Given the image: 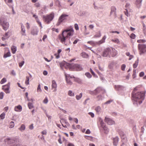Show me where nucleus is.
<instances>
[{
	"label": "nucleus",
	"instance_id": "nucleus-1",
	"mask_svg": "<svg viewBox=\"0 0 146 146\" xmlns=\"http://www.w3.org/2000/svg\"><path fill=\"white\" fill-rule=\"evenodd\" d=\"M74 34V31L73 28L70 27L63 31L62 35H59V38L62 43L67 45L70 43L69 39L68 42V38L72 36Z\"/></svg>",
	"mask_w": 146,
	"mask_h": 146
},
{
	"label": "nucleus",
	"instance_id": "nucleus-2",
	"mask_svg": "<svg viewBox=\"0 0 146 146\" xmlns=\"http://www.w3.org/2000/svg\"><path fill=\"white\" fill-rule=\"evenodd\" d=\"M136 90V88L134 89L133 92L132 93V95L137 104H140L142 103L144 99L145 93L144 92H138L135 93Z\"/></svg>",
	"mask_w": 146,
	"mask_h": 146
},
{
	"label": "nucleus",
	"instance_id": "nucleus-3",
	"mask_svg": "<svg viewBox=\"0 0 146 146\" xmlns=\"http://www.w3.org/2000/svg\"><path fill=\"white\" fill-rule=\"evenodd\" d=\"M0 24L2 26L3 29L5 31L7 30L9 27L8 23L3 17H1L0 19Z\"/></svg>",
	"mask_w": 146,
	"mask_h": 146
},
{
	"label": "nucleus",
	"instance_id": "nucleus-4",
	"mask_svg": "<svg viewBox=\"0 0 146 146\" xmlns=\"http://www.w3.org/2000/svg\"><path fill=\"white\" fill-rule=\"evenodd\" d=\"M54 17V14L51 13L50 14L43 16V20L47 24H49L53 19Z\"/></svg>",
	"mask_w": 146,
	"mask_h": 146
},
{
	"label": "nucleus",
	"instance_id": "nucleus-5",
	"mask_svg": "<svg viewBox=\"0 0 146 146\" xmlns=\"http://www.w3.org/2000/svg\"><path fill=\"white\" fill-rule=\"evenodd\" d=\"M106 38V36L105 35L103 37L101 40H100L98 42L91 41L88 42L87 43H88L92 45L93 46H95L96 45H100L103 43L104 42H105V40Z\"/></svg>",
	"mask_w": 146,
	"mask_h": 146
},
{
	"label": "nucleus",
	"instance_id": "nucleus-6",
	"mask_svg": "<svg viewBox=\"0 0 146 146\" xmlns=\"http://www.w3.org/2000/svg\"><path fill=\"white\" fill-rule=\"evenodd\" d=\"M4 141L5 143L9 145L14 143H17L19 141V138L17 137H15L13 139L7 138L4 140Z\"/></svg>",
	"mask_w": 146,
	"mask_h": 146
},
{
	"label": "nucleus",
	"instance_id": "nucleus-7",
	"mask_svg": "<svg viewBox=\"0 0 146 146\" xmlns=\"http://www.w3.org/2000/svg\"><path fill=\"white\" fill-rule=\"evenodd\" d=\"M138 48L139 50L140 54L146 52V44H139L138 45Z\"/></svg>",
	"mask_w": 146,
	"mask_h": 146
},
{
	"label": "nucleus",
	"instance_id": "nucleus-8",
	"mask_svg": "<svg viewBox=\"0 0 146 146\" xmlns=\"http://www.w3.org/2000/svg\"><path fill=\"white\" fill-rule=\"evenodd\" d=\"M98 123L101 125V127L103 129V130H104L105 133L106 134L108 133L109 129L105 125L104 123L103 122V120L100 118L99 119Z\"/></svg>",
	"mask_w": 146,
	"mask_h": 146
},
{
	"label": "nucleus",
	"instance_id": "nucleus-9",
	"mask_svg": "<svg viewBox=\"0 0 146 146\" xmlns=\"http://www.w3.org/2000/svg\"><path fill=\"white\" fill-rule=\"evenodd\" d=\"M68 15L65 14H62L59 17L58 21L56 23L57 26H59L64 20H66V17H68Z\"/></svg>",
	"mask_w": 146,
	"mask_h": 146
},
{
	"label": "nucleus",
	"instance_id": "nucleus-10",
	"mask_svg": "<svg viewBox=\"0 0 146 146\" xmlns=\"http://www.w3.org/2000/svg\"><path fill=\"white\" fill-rule=\"evenodd\" d=\"M112 50H110V48H108L105 49L103 52L102 56L104 57L111 56V52Z\"/></svg>",
	"mask_w": 146,
	"mask_h": 146
},
{
	"label": "nucleus",
	"instance_id": "nucleus-11",
	"mask_svg": "<svg viewBox=\"0 0 146 146\" xmlns=\"http://www.w3.org/2000/svg\"><path fill=\"white\" fill-rule=\"evenodd\" d=\"M65 75L67 83L68 85H71L72 83L70 80V78H74V77L73 76H70L69 74L66 73H65Z\"/></svg>",
	"mask_w": 146,
	"mask_h": 146
},
{
	"label": "nucleus",
	"instance_id": "nucleus-12",
	"mask_svg": "<svg viewBox=\"0 0 146 146\" xmlns=\"http://www.w3.org/2000/svg\"><path fill=\"white\" fill-rule=\"evenodd\" d=\"M10 86V83H9L7 84L2 86V89L4 90L6 94L9 93L10 92L9 91Z\"/></svg>",
	"mask_w": 146,
	"mask_h": 146
},
{
	"label": "nucleus",
	"instance_id": "nucleus-13",
	"mask_svg": "<svg viewBox=\"0 0 146 146\" xmlns=\"http://www.w3.org/2000/svg\"><path fill=\"white\" fill-rule=\"evenodd\" d=\"M72 68L74 70L80 71L82 70V68L80 65L78 64H75L71 66Z\"/></svg>",
	"mask_w": 146,
	"mask_h": 146
},
{
	"label": "nucleus",
	"instance_id": "nucleus-14",
	"mask_svg": "<svg viewBox=\"0 0 146 146\" xmlns=\"http://www.w3.org/2000/svg\"><path fill=\"white\" fill-rule=\"evenodd\" d=\"M105 93V90L102 89L100 87H98L94 91V93L96 94L99 93H102V94H104Z\"/></svg>",
	"mask_w": 146,
	"mask_h": 146
},
{
	"label": "nucleus",
	"instance_id": "nucleus-15",
	"mask_svg": "<svg viewBox=\"0 0 146 146\" xmlns=\"http://www.w3.org/2000/svg\"><path fill=\"white\" fill-rule=\"evenodd\" d=\"M105 121L109 125H112L114 123V122L111 119L108 117H105Z\"/></svg>",
	"mask_w": 146,
	"mask_h": 146
},
{
	"label": "nucleus",
	"instance_id": "nucleus-16",
	"mask_svg": "<svg viewBox=\"0 0 146 146\" xmlns=\"http://www.w3.org/2000/svg\"><path fill=\"white\" fill-rule=\"evenodd\" d=\"M57 87V84L54 80H52V89H54L53 91L54 92L56 91V88Z\"/></svg>",
	"mask_w": 146,
	"mask_h": 146
},
{
	"label": "nucleus",
	"instance_id": "nucleus-17",
	"mask_svg": "<svg viewBox=\"0 0 146 146\" xmlns=\"http://www.w3.org/2000/svg\"><path fill=\"white\" fill-rule=\"evenodd\" d=\"M38 32V29L36 28L33 29L31 31V33L33 35H37Z\"/></svg>",
	"mask_w": 146,
	"mask_h": 146
},
{
	"label": "nucleus",
	"instance_id": "nucleus-18",
	"mask_svg": "<svg viewBox=\"0 0 146 146\" xmlns=\"http://www.w3.org/2000/svg\"><path fill=\"white\" fill-rule=\"evenodd\" d=\"M113 145L115 146H117L119 141V138L118 137H116L115 138H113Z\"/></svg>",
	"mask_w": 146,
	"mask_h": 146
},
{
	"label": "nucleus",
	"instance_id": "nucleus-19",
	"mask_svg": "<svg viewBox=\"0 0 146 146\" xmlns=\"http://www.w3.org/2000/svg\"><path fill=\"white\" fill-rule=\"evenodd\" d=\"M22 107L20 105L16 106L14 108L15 111L17 112L21 111H22Z\"/></svg>",
	"mask_w": 146,
	"mask_h": 146
},
{
	"label": "nucleus",
	"instance_id": "nucleus-20",
	"mask_svg": "<svg viewBox=\"0 0 146 146\" xmlns=\"http://www.w3.org/2000/svg\"><path fill=\"white\" fill-rule=\"evenodd\" d=\"M21 34L23 35H26L25 34V26L23 25V24H21Z\"/></svg>",
	"mask_w": 146,
	"mask_h": 146
},
{
	"label": "nucleus",
	"instance_id": "nucleus-21",
	"mask_svg": "<svg viewBox=\"0 0 146 146\" xmlns=\"http://www.w3.org/2000/svg\"><path fill=\"white\" fill-rule=\"evenodd\" d=\"M110 50H112L111 52V56L113 57L117 55L116 51L114 49L112 48H110Z\"/></svg>",
	"mask_w": 146,
	"mask_h": 146
},
{
	"label": "nucleus",
	"instance_id": "nucleus-22",
	"mask_svg": "<svg viewBox=\"0 0 146 146\" xmlns=\"http://www.w3.org/2000/svg\"><path fill=\"white\" fill-rule=\"evenodd\" d=\"M116 9L114 6H112L111 8V11L110 12V15L114 14L115 15L116 13Z\"/></svg>",
	"mask_w": 146,
	"mask_h": 146
},
{
	"label": "nucleus",
	"instance_id": "nucleus-23",
	"mask_svg": "<svg viewBox=\"0 0 146 146\" xmlns=\"http://www.w3.org/2000/svg\"><path fill=\"white\" fill-rule=\"evenodd\" d=\"M119 134L121 139H125V138H126L125 135L123 131H119Z\"/></svg>",
	"mask_w": 146,
	"mask_h": 146
},
{
	"label": "nucleus",
	"instance_id": "nucleus-24",
	"mask_svg": "<svg viewBox=\"0 0 146 146\" xmlns=\"http://www.w3.org/2000/svg\"><path fill=\"white\" fill-rule=\"evenodd\" d=\"M80 55L84 58H87L88 57V55L85 52H82Z\"/></svg>",
	"mask_w": 146,
	"mask_h": 146
},
{
	"label": "nucleus",
	"instance_id": "nucleus-25",
	"mask_svg": "<svg viewBox=\"0 0 146 146\" xmlns=\"http://www.w3.org/2000/svg\"><path fill=\"white\" fill-rule=\"evenodd\" d=\"M95 110L96 111L97 113H99L101 112V108L99 106H97L95 108Z\"/></svg>",
	"mask_w": 146,
	"mask_h": 146
},
{
	"label": "nucleus",
	"instance_id": "nucleus-26",
	"mask_svg": "<svg viewBox=\"0 0 146 146\" xmlns=\"http://www.w3.org/2000/svg\"><path fill=\"white\" fill-rule=\"evenodd\" d=\"M11 56V53L9 49H8V52L6 54H5L3 56V57L4 58H6L7 57H9Z\"/></svg>",
	"mask_w": 146,
	"mask_h": 146
},
{
	"label": "nucleus",
	"instance_id": "nucleus-27",
	"mask_svg": "<svg viewBox=\"0 0 146 146\" xmlns=\"http://www.w3.org/2000/svg\"><path fill=\"white\" fill-rule=\"evenodd\" d=\"M11 50L12 53L14 54L15 53L17 50L16 47L15 46H12L11 47Z\"/></svg>",
	"mask_w": 146,
	"mask_h": 146
},
{
	"label": "nucleus",
	"instance_id": "nucleus-28",
	"mask_svg": "<svg viewBox=\"0 0 146 146\" xmlns=\"http://www.w3.org/2000/svg\"><path fill=\"white\" fill-rule=\"evenodd\" d=\"M68 94L69 96L72 97L74 96L75 94L74 92L71 90L68 91Z\"/></svg>",
	"mask_w": 146,
	"mask_h": 146
},
{
	"label": "nucleus",
	"instance_id": "nucleus-29",
	"mask_svg": "<svg viewBox=\"0 0 146 146\" xmlns=\"http://www.w3.org/2000/svg\"><path fill=\"white\" fill-rule=\"evenodd\" d=\"M25 129V125L24 124H22L20 127L19 129V130L21 131H24Z\"/></svg>",
	"mask_w": 146,
	"mask_h": 146
},
{
	"label": "nucleus",
	"instance_id": "nucleus-30",
	"mask_svg": "<svg viewBox=\"0 0 146 146\" xmlns=\"http://www.w3.org/2000/svg\"><path fill=\"white\" fill-rule=\"evenodd\" d=\"M142 0H137L136 4V5L139 7L141 4V3Z\"/></svg>",
	"mask_w": 146,
	"mask_h": 146
},
{
	"label": "nucleus",
	"instance_id": "nucleus-31",
	"mask_svg": "<svg viewBox=\"0 0 146 146\" xmlns=\"http://www.w3.org/2000/svg\"><path fill=\"white\" fill-rule=\"evenodd\" d=\"M111 41L115 43H116L118 44L119 43V40L118 38H115L113 39H112L111 40Z\"/></svg>",
	"mask_w": 146,
	"mask_h": 146
},
{
	"label": "nucleus",
	"instance_id": "nucleus-32",
	"mask_svg": "<svg viewBox=\"0 0 146 146\" xmlns=\"http://www.w3.org/2000/svg\"><path fill=\"white\" fill-rule=\"evenodd\" d=\"M82 93H81L79 95H76V98L77 100H79L82 98Z\"/></svg>",
	"mask_w": 146,
	"mask_h": 146
},
{
	"label": "nucleus",
	"instance_id": "nucleus-33",
	"mask_svg": "<svg viewBox=\"0 0 146 146\" xmlns=\"http://www.w3.org/2000/svg\"><path fill=\"white\" fill-rule=\"evenodd\" d=\"M101 35L100 32H99V33L98 34L94 35L93 36V38H95L100 37L101 36Z\"/></svg>",
	"mask_w": 146,
	"mask_h": 146
},
{
	"label": "nucleus",
	"instance_id": "nucleus-34",
	"mask_svg": "<svg viewBox=\"0 0 146 146\" xmlns=\"http://www.w3.org/2000/svg\"><path fill=\"white\" fill-rule=\"evenodd\" d=\"M36 21L39 25V26L40 27V29H41L42 28V26L41 23L40 21L38 19H37L36 20Z\"/></svg>",
	"mask_w": 146,
	"mask_h": 146
},
{
	"label": "nucleus",
	"instance_id": "nucleus-35",
	"mask_svg": "<svg viewBox=\"0 0 146 146\" xmlns=\"http://www.w3.org/2000/svg\"><path fill=\"white\" fill-rule=\"evenodd\" d=\"M7 81L6 79L5 78H3L1 81L0 83L1 84H3L5 82Z\"/></svg>",
	"mask_w": 146,
	"mask_h": 146
},
{
	"label": "nucleus",
	"instance_id": "nucleus-36",
	"mask_svg": "<svg viewBox=\"0 0 146 146\" xmlns=\"http://www.w3.org/2000/svg\"><path fill=\"white\" fill-rule=\"evenodd\" d=\"M15 124L14 122L11 121L10 122L9 128H12L14 126Z\"/></svg>",
	"mask_w": 146,
	"mask_h": 146
},
{
	"label": "nucleus",
	"instance_id": "nucleus-37",
	"mask_svg": "<svg viewBox=\"0 0 146 146\" xmlns=\"http://www.w3.org/2000/svg\"><path fill=\"white\" fill-rule=\"evenodd\" d=\"M10 33L9 32V31H8L6 33L5 35V38H7L10 35Z\"/></svg>",
	"mask_w": 146,
	"mask_h": 146
},
{
	"label": "nucleus",
	"instance_id": "nucleus-38",
	"mask_svg": "<svg viewBox=\"0 0 146 146\" xmlns=\"http://www.w3.org/2000/svg\"><path fill=\"white\" fill-rule=\"evenodd\" d=\"M29 77L27 76L26 77V80L25 82V84L27 85H28L29 84Z\"/></svg>",
	"mask_w": 146,
	"mask_h": 146
},
{
	"label": "nucleus",
	"instance_id": "nucleus-39",
	"mask_svg": "<svg viewBox=\"0 0 146 146\" xmlns=\"http://www.w3.org/2000/svg\"><path fill=\"white\" fill-rule=\"evenodd\" d=\"M28 105L29 109H31L33 108V106L31 103H29Z\"/></svg>",
	"mask_w": 146,
	"mask_h": 146
},
{
	"label": "nucleus",
	"instance_id": "nucleus-40",
	"mask_svg": "<svg viewBox=\"0 0 146 146\" xmlns=\"http://www.w3.org/2000/svg\"><path fill=\"white\" fill-rule=\"evenodd\" d=\"M138 61H136L135 63L133 64V66L134 68H136L138 65Z\"/></svg>",
	"mask_w": 146,
	"mask_h": 146
},
{
	"label": "nucleus",
	"instance_id": "nucleus-41",
	"mask_svg": "<svg viewBox=\"0 0 146 146\" xmlns=\"http://www.w3.org/2000/svg\"><path fill=\"white\" fill-rule=\"evenodd\" d=\"M85 75L88 78H90L92 76V75L89 72L86 73Z\"/></svg>",
	"mask_w": 146,
	"mask_h": 146
},
{
	"label": "nucleus",
	"instance_id": "nucleus-42",
	"mask_svg": "<svg viewBox=\"0 0 146 146\" xmlns=\"http://www.w3.org/2000/svg\"><path fill=\"white\" fill-rule=\"evenodd\" d=\"M136 70H134L133 71V74L132 75V77L133 78H134L136 77Z\"/></svg>",
	"mask_w": 146,
	"mask_h": 146
},
{
	"label": "nucleus",
	"instance_id": "nucleus-43",
	"mask_svg": "<svg viewBox=\"0 0 146 146\" xmlns=\"http://www.w3.org/2000/svg\"><path fill=\"white\" fill-rule=\"evenodd\" d=\"M138 43H144L146 42V40L144 39L138 40L137 41Z\"/></svg>",
	"mask_w": 146,
	"mask_h": 146
},
{
	"label": "nucleus",
	"instance_id": "nucleus-44",
	"mask_svg": "<svg viewBox=\"0 0 146 146\" xmlns=\"http://www.w3.org/2000/svg\"><path fill=\"white\" fill-rule=\"evenodd\" d=\"M5 114L4 113H3L0 115V117L1 119H3L5 117Z\"/></svg>",
	"mask_w": 146,
	"mask_h": 146
},
{
	"label": "nucleus",
	"instance_id": "nucleus-45",
	"mask_svg": "<svg viewBox=\"0 0 146 146\" xmlns=\"http://www.w3.org/2000/svg\"><path fill=\"white\" fill-rule=\"evenodd\" d=\"M130 36L131 38L132 39H134L135 38L136 36L135 34L132 33L131 34Z\"/></svg>",
	"mask_w": 146,
	"mask_h": 146
},
{
	"label": "nucleus",
	"instance_id": "nucleus-46",
	"mask_svg": "<svg viewBox=\"0 0 146 146\" xmlns=\"http://www.w3.org/2000/svg\"><path fill=\"white\" fill-rule=\"evenodd\" d=\"M128 10L127 9H125V11H124V12L125 14V15L127 16V17H128L129 15V14L128 13Z\"/></svg>",
	"mask_w": 146,
	"mask_h": 146
},
{
	"label": "nucleus",
	"instance_id": "nucleus-47",
	"mask_svg": "<svg viewBox=\"0 0 146 146\" xmlns=\"http://www.w3.org/2000/svg\"><path fill=\"white\" fill-rule=\"evenodd\" d=\"M125 67L126 65L125 64H122L121 67V70L123 71H124L125 70Z\"/></svg>",
	"mask_w": 146,
	"mask_h": 146
},
{
	"label": "nucleus",
	"instance_id": "nucleus-48",
	"mask_svg": "<svg viewBox=\"0 0 146 146\" xmlns=\"http://www.w3.org/2000/svg\"><path fill=\"white\" fill-rule=\"evenodd\" d=\"M4 93L3 92H1L0 93V99H2L3 98Z\"/></svg>",
	"mask_w": 146,
	"mask_h": 146
},
{
	"label": "nucleus",
	"instance_id": "nucleus-49",
	"mask_svg": "<svg viewBox=\"0 0 146 146\" xmlns=\"http://www.w3.org/2000/svg\"><path fill=\"white\" fill-rule=\"evenodd\" d=\"M41 91V90L40 89V84L38 86L37 89V92H40Z\"/></svg>",
	"mask_w": 146,
	"mask_h": 146
},
{
	"label": "nucleus",
	"instance_id": "nucleus-50",
	"mask_svg": "<svg viewBox=\"0 0 146 146\" xmlns=\"http://www.w3.org/2000/svg\"><path fill=\"white\" fill-rule=\"evenodd\" d=\"M74 28L76 30H78L79 29V27L78 25L77 24H75L74 25Z\"/></svg>",
	"mask_w": 146,
	"mask_h": 146
},
{
	"label": "nucleus",
	"instance_id": "nucleus-51",
	"mask_svg": "<svg viewBox=\"0 0 146 146\" xmlns=\"http://www.w3.org/2000/svg\"><path fill=\"white\" fill-rule=\"evenodd\" d=\"M115 88L116 90H119V88H121V86L119 85H115Z\"/></svg>",
	"mask_w": 146,
	"mask_h": 146
},
{
	"label": "nucleus",
	"instance_id": "nucleus-52",
	"mask_svg": "<svg viewBox=\"0 0 146 146\" xmlns=\"http://www.w3.org/2000/svg\"><path fill=\"white\" fill-rule=\"evenodd\" d=\"M48 102V100L47 97H46L43 101V102L45 104H46Z\"/></svg>",
	"mask_w": 146,
	"mask_h": 146
},
{
	"label": "nucleus",
	"instance_id": "nucleus-53",
	"mask_svg": "<svg viewBox=\"0 0 146 146\" xmlns=\"http://www.w3.org/2000/svg\"><path fill=\"white\" fill-rule=\"evenodd\" d=\"M24 61H23L19 64V66L20 67H21L24 64Z\"/></svg>",
	"mask_w": 146,
	"mask_h": 146
},
{
	"label": "nucleus",
	"instance_id": "nucleus-54",
	"mask_svg": "<svg viewBox=\"0 0 146 146\" xmlns=\"http://www.w3.org/2000/svg\"><path fill=\"white\" fill-rule=\"evenodd\" d=\"M26 27L27 29H29L30 28V24L28 23H27L26 25Z\"/></svg>",
	"mask_w": 146,
	"mask_h": 146
},
{
	"label": "nucleus",
	"instance_id": "nucleus-55",
	"mask_svg": "<svg viewBox=\"0 0 146 146\" xmlns=\"http://www.w3.org/2000/svg\"><path fill=\"white\" fill-rule=\"evenodd\" d=\"M35 6L37 7H40V4L38 3H35L34 5Z\"/></svg>",
	"mask_w": 146,
	"mask_h": 146
},
{
	"label": "nucleus",
	"instance_id": "nucleus-56",
	"mask_svg": "<svg viewBox=\"0 0 146 146\" xmlns=\"http://www.w3.org/2000/svg\"><path fill=\"white\" fill-rule=\"evenodd\" d=\"M88 114L90 115L92 117H94V114L92 112H89L88 113Z\"/></svg>",
	"mask_w": 146,
	"mask_h": 146
},
{
	"label": "nucleus",
	"instance_id": "nucleus-57",
	"mask_svg": "<svg viewBox=\"0 0 146 146\" xmlns=\"http://www.w3.org/2000/svg\"><path fill=\"white\" fill-rule=\"evenodd\" d=\"M54 55L56 56V58L58 59L59 58V54H58L57 53L55 54H54Z\"/></svg>",
	"mask_w": 146,
	"mask_h": 146
},
{
	"label": "nucleus",
	"instance_id": "nucleus-58",
	"mask_svg": "<svg viewBox=\"0 0 146 146\" xmlns=\"http://www.w3.org/2000/svg\"><path fill=\"white\" fill-rule=\"evenodd\" d=\"M90 72L92 74L93 76H95V74L94 72L93 71L92 69L91 68L90 69Z\"/></svg>",
	"mask_w": 146,
	"mask_h": 146
},
{
	"label": "nucleus",
	"instance_id": "nucleus-59",
	"mask_svg": "<svg viewBox=\"0 0 146 146\" xmlns=\"http://www.w3.org/2000/svg\"><path fill=\"white\" fill-rule=\"evenodd\" d=\"M112 100H110L107 101L105 103V104H108L110 103L111 102H112Z\"/></svg>",
	"mask_w": 146,
	"mask_h": 146
},
{
	"label": "nucleus",
	"instance_id": "nucleus-60",
	"mask_svg": "<svg viewBox=\"0 0 146 146\" xmlns=\"http://www.w3.org/2000/svg\"><path fill=\"white\" fill-rule=\"evenodd\" d=\"M144 74V73L143 72H141L139 74V76L140 77L143 76Z\"/></svg>",
	"mask_w": 146,
	"mask_h": 146
},
{
	"label": "nucleus",
	"instance_id": "nucleus-61",
	"mask_svg": "<svg viewBox=\"0 0 146 146\" xmlns=\"http://www.w3.org/2000/svg\"><path fill=\"white\" fill-rule=\"evenodd\" d=\"M97 98H98L99 100H102V96L101 95H99L97 96Z\"/></svg>",
	"mask_w": 146,
	"mask_h": 146
},
{
	"label": "nucleus",
	"instance_id": "nucleus-62",
	"mask_svg": "<svg viewBox=\"0 0 146 146\" xmlns=\"http://www.w3.org/2000/svg\"><path fill=\"white\" fill-rule=\"evenodd\" d=\"M79 40L78 39H76L73 42V44H76L77 42Z\"/></svg>",
	"mask_w": 146,
	"mask_h": 146
},
{
	"label": "nucleus",
	"instance_id": "nucleus-63",
	"mask_svg": "<svg viewBox=\"0 0 146 146\" xmlns=\"http://www.w3.org/2000/svg\"><path fill=\"white\" fill-rule=\"evenodd\" d=\"M41 133L42 135H46L47 132L46 130H44L41 132Z\"/></svg>",
	"mask_w": 146,
	"mask_h": 146
},
{
	"label": "nucleus",
	"instance_id": "nucleus-64",
	"mask_svg": "<svg viewBox=\"0 0 146 146\" xmlns=\"http://www.w3.org/2000/svg\"><path fill=\"white\" fill-rule=\"evenodd\" d=\"M67 146H74V145L73 143H69L67 145Z\"/></svg>",
	"mask_w": 146,
	"mask_h": 146
}]
</instances>
